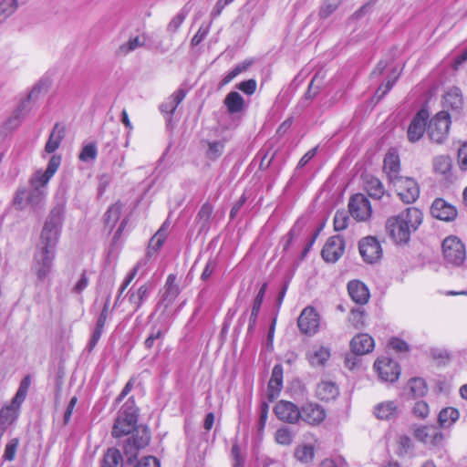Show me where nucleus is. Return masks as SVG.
I'll use <instances>...</instances> for the list:
<instances>
[{
  "label": "nucleus",
  "mask_w": 467,
  "mask_h": 467,
  "mask_svg": "<svg viewBox=\"0 0 467 467\" xmlns=\"http://www.w3.org/2000/svg\"><path fill=\"white\" fill-rule=\"evenodd\" d=\"M422 222V212L411 206L389 217L385 223V231L395 244L402 246L410 243L412 234L419 229Z\"/></svg>",
  "instance_id": "nucleus-1"
},
{
  "label": "nucleus",
  "mask_w": 467,
  "mask_h": 467,
  "mask_svg": "<svg viewBox=\"0 0 467 467\" xmlns=\"http://www.w3.org/2000/svg\"><path fill=\"white\" fill-rule=\"evenodd\" d=\"M65 207L63 204L55 206L50 212L41 232L40 248L56 250L63 224Z\"/></svg>",
  "instance_id": "nucleus-2"
},
{
  "label": "nucleus",
  "mask_w": 467,
  "mask_h": 467,
  "mask_svg": "<svg viewBox=\"0 0 467 467\" xmlns=\"http://www.w3.org/2000/svg\"><path fill=\"white\" fill-rule=\"evenodd\" d=\"M413 437L428 448H439L445 441L444 433L434 425H420L413 428Z\"/></svg>",
  "instance_id": "nucleus-3"
},
{
  "label": "nucleus",
  "mask_w": 467,
  "mask_h": 467,
  "mask_svg": "<svg viewBox=\"0 0 467 467\" xmlns=\"http://www.w3.org/2000/svg\"><path fill=\"white\" fill-rule=\"evenodd\" d=\"M56 251L39 248L36 253L32 265V272L39 282H43L51 273Z\"/></svg>",
  "instance_id": "nucleus-4"
},
{
  "label": "nucleus",
  "mask_w": 467,
  "mask_h": 467,
  "mask_svg": "<svg viewBox=\"0 0 467 467\" xmlns=\"http://www.w3.org/2000/svg\"><path fill=\"white\" fill-rule=\"evenodd\" d=\"M450 123V115L447 111L437 113L428 125L427 132L430 139L436 143H442L448 137Z\"/></svg>",
  "instance_id": "nucleus-5"
},
{
  "label": "nucleus",
  "mask_w": 467,
  "mask_h": 467,
  "mask_svg": "<svg viewBox=\"0 0 467 467\" xmlns=\"http://www.w3.org/2000/svg\"><path fill=\"white\" fill-rule=\"evenodd\" d=\"M391 183L404 203H413L420 196V187L417 182L410 177L401 176Z\"/></svg>",
  "instance_id": "nucleus-6"
},
{
  "label": "nucleus",
  "mask_w": 467,
  "mask_h": 467,
  "mask_svg": "<svg viewBox=\"0 0 467 467\" xmlns=\"http://www.w3.org/2000/svg\"><path fill=\"white\" fill-rule=\"evenodd\" d=\"M444 259L451 265H460L465 260V249L461 240L455 236H449L442 242Z\"/></svg>",
  "instance_id": "nucleus-7"
},
{
  "label": "nucleus",
  "mask_w": 467,
  "mask_h": 467,
  "mask_svg": "<svg viewBox=\"0 0 467 467\" xmlns=\"http://www.w3.org/2000/svg\"><path fill=\"white\" fill-rule=\"evenodd\" d=\"M374 369L383 382L393 383L400 375V367L398 362L389 357H380L374 362Z\"/></svg>",
  "instance_id": "nucleus-8"
},
{
  "label": "nucleus",
  "mask_w": 467,
  "mask_h": 467,
  "mask_svg": "<svg viewBox=\"0 0 467 467\" xmlns=\"http://www.w3.org/2000/svg\"><path fill=\"white\" fill-rule=\"evenodd\" d=\"M348 210L351 216L358 222L367 221L372 214L370 202L362 193L351 196L348 202Z\"/></svg>",
  "instance_id": "nucleus-9"
},
{
  "label": "nucleus",
  "mask_w": 467,
  "mask_h": 467,
  "mask_svg": "<svg viewBox=\"0 0 467 467\" xmlns=\"http://www.w3.org/2000/svg\"><path fill=\"white\" fill-rule=\"evenodd\" d=\"M61 163V157L54 155L50 158L46 171H37L30 179L31 188L42 189L47 185L50 179L58 170Z\"/></svg>",
  "instance_id": "nucleus-10"
},
{
  "label": "nucleus",
  "mask_w": 467,
  "mask_h": 467,
  "mask_svg": "<svg viewBox=\"0 0 467 467\" xmlns=\"http://www.w3.org/2000/svg\"><path fill=\"white\" fill-rule=\"evenodd\" d=\"M358 249L363 259L369 264L377 262L381 257L382 249L376 237L362 238L359 241Z\"/></svg>",
  "instance_id": "nucleus-11"
},
{
  "label": "nucleus",
  "mask_w": 467,
  "mask_h": 467,
  "mask_svg": "<svg viewBox=\"0 0 467 467\" xmlns=\"http://www.w3.org/2000/svg\"><path fill=\"white\" fill-rule=\"evenodd\" d=\"M176 276L170 274L166 279L163 288L161 290V299L157 304V309H161L164 313L173 303L180 294L179 286L175 284Z\"/></svg>",
  "instance_id": "nucleus-12"
},
{
  "label": "nucleus",
  "mask_w": 467,
  "mask_h": 467,
  "mask_svg": "<svg viewBox=\"0 0 467 467\" xmlns=\"http://www.w3.org/2000/svg\"><path fill=\"white\" fill-rule=\"evenodd\" d=\"M297 326L305 335L316 334L319 327V317L317 311L311 307H306L297 319Z\"/></svg>",
  "instance_id": "nucleus-13"
},
{
  "label": "nucleus",
  "mask_w": 467,
  "mask_h": 467,
  "mask_svg": "<svg viewBox=\"0 0 467 467\" xmlns=\"http://www.w3.org/2000/svg\"><path fill=\"white\" fill-rule=\"evenodd\" d=\"M345 242L340 235H335L327 241L321 254L323 259L328 263L337 262L344 254Z\"/></svg>",
  "instance_id": "nucleus-14"
},
{
  "label": "nucleus",
  "mask_w": 467,
  "mask_h": 467,
  "mask_svg": "<svg viewBox=\"0 0 467 467\" xmlns=\"http://www.w3.org/2000/svg\"><path fill=\"white\" fill-rule=\"evenodd\" d=\"M431 215L441 221L451 222L457 217V209L441 198L434 200L431 206Z\"/></svg>",
  "instance_id": "nucleus-15"
},
{
  "label": "nucleus",
  "mask_w": 467,
  "mask_h": 467,
  "mask_svg": "<svg viewBox=\"0 0 467 467\" xmlns=\"http://www.w3.org/2000/svg\"><path fill=\"white\" fill-rule=\"evenodd\" d=\"M152 291L150 283H144L139 287L132 286L127 293L128 302L132 312L138 311L143 303L148 299Z\"/></svg>",
  "instance_id": "nucleus-16"
},
{
  "label": "nucleus",
  "mask_w": 467,
  "mask_h": 467,
  "mask_svg": "<svg viewBox=\"0 0 467 467\" xmlns=\"http://www.w3.org/2000/svg\"><path fill=\"white\" fill-rule=\"evenodd\" d=\"M274 411L284 422L296 423L300 420V410L290 401L280 400L275 406Z\"/></svg>",
  "instance_id": "nucleus-17"
},
{
  "label": "nucleus",
  "mask_w": 467,
  "mask_h": 467,
  "mask_svg": "<svg viewBox=\"0 0 467 467\" xmlns=\"http://www.w3.org/2000/svg\"><path fill=\"white\" fill-rule=\"evenodd\" d=\"M428 118L429 113L425 109H420L416 114L408 128V139L410 141L416 142L422 137Z\"/></svg>",
  "instance_id": "nucleus-18"
},
{
  "label": "nucleus",
  "mask_w": 467,
  "mask_h": 467,
  "mask_svg": "<svg viewBox=\"0 0 467 467\" xmlns=\"http://www.w3.org/2000/svg\"><path fill=\"white\" fill-rule=\"evenodd\" d=\"M331 357V349L322 345L312 346L306 353V358L313 368H323Z\"/></svg>",
  "instance_id": "nucleus-19"
},
{
  "label": "nucleus",
  "mask_w": 467,
  "mask_h": 467,
  "mask_svg": "<svg viewBox=\"0 0 467 467\" xmlns=\"http://www.w3.org/2000/svg\"><path fill=\"white\" fill-rule=\"evenodd\" d=\"M326 418L325 410L315 403H308L300 410V419L309 425H318Z\"/></svg>",
  "instance_id": "nucleus-20"
},
{
  "label": "nucleus",
  "mask_w": 467,
  "mask_h": 467,
  "mask_svg": "<svg viewBox=\"0 0 467 467\" xmlns=\"http://www.w3.org/2000/svg\"><path fill=\"white\" fill-rule=\"evenodd\" d=\"M319 440L315 436H311L310 441L306 443L299 444L295 450V457L303 463H309L315 457V451L319 448Z\"/></svg>",
  "instance_id": "nucleus-21"
},
{
  "label": "nucleus",
  "mask_w": 467,
  "mask_h": 467,
  "mask_svg": "<svg viewBox=\"0 0 467 467\" xmlns=\"http://www.w3.org/2000/svg\"><path fill=\"white\" fill-rule=\"evenodd\" d=\"M348 291L351 299L358 305H365L369 299L368 288L358 280L350 281L348 284Z\"/></svg>",
  "instance_id": "nucleus-22"
},
{
  "label": "nucleus",
  "mask_w": 467,
  "mask_h": 467,
  "mask_svg": "<svg viewBox=\"0 0 467 467\" xmlns=\"http://www.w3.org/2000/svg\"><path fill=\"white\" fill-rule=\"evenodd\" d=\"M351 350L357 355H365L374 348V340L368 334H359L350 341Z\"/></svg>",
  "instance_id": "nucleus-23"
},
{
  "label": "nucleus",
  "mask_w": 467,
  "mask_h": 467,
  "mask_svg": "<svg viewBox=\"0 0 467 467\" xmlns=\"http://www.w3.org/2000/svg\"><path fill=\"white\" fill-rule=\"evenodd\" d=\"M400 413V407L394 400H387L379 403L374 408V414L379 420H391Z\"/></svg>",
  "instance_id": "nucleus-24"
},
{
  "label": "nucleus",
  "mask_w": 467,
  "mask_h": 467,
  "mask_svg": "<svg viewBox=\"0 0 467 467\" xmlns=\"http://www.w3.org/2000/svg\"><path fill=\"white\" fill-rule=\"evenodd\" d=\"M383 169L390 182L400 178V163L399 155L395 152H389L384 158Z\"/></svg>",
  "instance_id": "nucleus-25"
},
{
  "label": "nucleus",
  "mask_w": 467,
  "mask_h": 467,
  "mask_svg": "<svg viewBox=\"0 0 467 467\" xmlns=\"http://www.w3.org/2000/svg\"><path fill=\"white\" fill-rule=\"evenodd\" d=\"M168 227L169 223L165 222L157 231V233L150 238L146 252L148 257L153 256L162 246L168 236Z\"/></svg>",
  "instance_id": "nucleus-26"
},
{
  "label": "nucleus",
  "mask_w": 467,
  "mask_h": 467,
  "mask_svg": "<svg viewBox=\"0 0 467 467\" xmlns=\"http://www.w3.org/2000/svg\"><path fill=\"white\" fill-rule=\"evenodd\" d=\"M443 107L446 109L459 111L463 105L462 92L458 88H450L443 97Z\"/></svg>",
  "instance_id": "nucleus-27"
},
{
  "label": "nucleus",
  "mask_w": 467,
  "mask_h": 467,
  "mask_svg": "<svg viewBox=\"0 0 467 467\" xmlns=\"http://www.w3.org/2000/svg\"><path fill=\"white\" fill-rule=\"evenodd\" d=\"M316 393L319 400L324 401H330L338 396L339 390L334 382L321 381L317 386Z\"/></svg>",
  "instance_id": "nucleus-28"
},
{
  "label": "nucleus",
  "mask_w": 467,
  "mask_h": 467,
  "mask_svg": "<svg viewBox=\"0 0 467 467\" xmlns=\"http://www.w3.org/2000/svg\"><path fill=\"white\" fill-rule=\"evenodd\" d=\"M283 385V368L280 365L274 367L268 382V397L274 400L279 394Z\"/></svg>",
  "instance_id": "nucleus-29"
},
{
  "label": "nucleus",
  "mask_w": 467,
  "mask_h": 467,
  "mask_svg": "<svg viewBox=\"0 0 467 467\" xmlns=\"http://www.w3.org/2000/svg\"><path fill=\"white\" fill-rule=\"evenodd\" d=\"M223 103L231 114H236L244 109V100L243 97L236 91L228 93L223 100Z\"/></svg>",
  "instance_id": "nucleus-30"
},
{
  "label": "nucleus",
  "mask_w": 467,
  "mask_h": 467,
  "mask_svg": "<svg viewBox=\"0 0 467 467\" xmlns=\"http://www.w3.org/2000/svg\"><path fill=\"white\" fill-rule=\"evenodd\" d=\"M364 183L365 190L370 197L380 199L384 195V186L378 178L368 175L365 178Z\"/></svg>",
  "instance_id": "nucleus-31"
},
{
  "label": "nucleus",
  "mask_w": 467,
  "mask_h": 467,
  "mask_svg": "<svg viewBox=\"0 0 467 467\" xmlns=\"http://www.w3.org/2000/svg\"><path fill=\"white\" fill-rule=\"evenodd\" d=\"M459 411L452 408L447 407L442 409L438 416V423L441 428H450L459 419Z\"/></svg>",
  "instance_id": "nucleus-32"
},
{
  "label": "nucleus",
  "mask_w": 467,
  "mask_h": 467,
  "mask_svg": "<svg viewBox=\"0 0 467 467\" xmlns=\"http://www.w3.org/2000/svg\"><path fill=\"white\" fill-rule=\"evenodd\" d=\"M137 421L126 418L118 417L112 430L114 437H121L130 434L135 428Z\"/></svg>",
  "instance_id": "nucleus-33"
},
{
  "label": "nucleus",
  "mask_w": 467,
  "mask_h": 467,
  "mask_svg": "<svg viewBox=\"0 0 467 467\" xmlns=\"http://www.w3.org/2000/svg\"><path fill=\"white\" fill-rule=\"evenodd\" d=\"M65 136V130L63 127L56 124L50 136L46 143L45 151L47 153H53L59 147L63 138Z\"/></svg>",
  "instance_id": "nucleus-34"
},
{
  "label": "nucleus",
  "mask_w": 467,
  "mask_h": 467,
  "mask_svg": "<svg viewBox=\"0 0 467 467\" xmlns=\"http://www.w3.org/2000/svg\"><path fill=\"white\" fill-rule=\"evenodd\" d=\"M266 288H267V284H264L261 286L259 292L257 293V295L254 300L252 312H251V316H250V319H249V326H248L249 332H251L254 329V327L256 324L257 316L260 311Z\"/></svg>",
  "instance_id": "nucleus-35"
},
{
  "label": "nucleus",
  "mask_w": 467,
  "mask_h": 467,
  "mask_svg": "<svg viewBox=\"0 0 467 467\" xmlns=\"http://www.w3.org/2000/svg\"><path fill=\"white\" fill-rule=\"evenodd\" d=\"M25 2L26 0H0V24L15 14L19 5Z\"/></svg>",
  "instance_id": "nucleus-36"
},
{
  "label": "nucleus",
  "mask_w": 467,
  "mask_h": 467,
  "mask_svg": "<svg viewBox=\"0 0 467 467\" xmlns=\"http://www.w3.org/2000/svg\"><path fill=\"white\" fill-rule=\"evenodd\" d=\"M184 98L185 91L183 89H178L168 99L166 102L161 105L160 109L161 112L173 113Z\"/></svg>",
  "instance_id": "nucleus-37"
},
{
  "label": "nucleus",
  "mask_w": 467,
  "mask_h": 467,
  "mask_svg": "<svg viewBox=\"0 0 467 467\" xmlns=\"http://www.w3.org/2000/svg\"><path fill=\"white\" fill-rule=\"evenodd\" d=\"M147 37L144 35L130 37L129 41L119 47L118 53L119 55H127L139 47H144Z\"/></svg>",
  "instance_id": "nucleus-38"
},
{
  "label": "nucleus",
  "mask_w": 467,
  "mask_h": 467,
  "mask_svg": "<svg viewBox=\"0 0 467 467\" xmlns=\"http://www.w3.org/2000/svg\"><path fill=\"white\" fill-rule=\"evenodd\" d=\"M21 404L14 403V399L11 401V404L5 406L0 411V423L1 424H10L17 417V413L19 410Z\"/></svg>",
  "instance_id": "nucleus-39"
},
{
  "label": "nucleus",
  "mask_w": 467,
  "mask_h": 467,
  "mask_svg": "<svg viewBox=\"0 0 467 467\" xmlns=\"http://www.w3.org/2000/svg\"><path fill=\"white\" fill-rule=\"evenodd\" d=\"M408 389L413 398L423 397L427 391V384L420 378H413L408 382Z\"/></svg>",
  "instance_id": "nucleus-40"
},
{
  "label": "nucleus",
  "mask_w": 467,
  "mask_h": 467,
  "mask_svg": "<svg viewBox=\"0 0 467 467\" xmlns=\"http://www.w3.org/2000/svg\"><path fill=\"white\" fill-rule=\"evenodd\" d=\"M122 463V456L119 450L110 448L104 455L101 467H120Z\"/></svg>",
  "instance_id": "nucleus-41"
},
{
  "label": "nucleus",
  "mask_w": 467,
  "mask_h": 467,
  "mask_svg": "<svg viewBox=\"0 0 467 467\" xmlns=\"http://www.w3.org/2000/svg\"><path fill=\"white\" fill-rule=\"evenodd\" d=\"M118 417L126 418L129 419L130 420L137 421L138 408L136 407L135 400L132 397L129 398L125 404L122 406Z\"/></svg>",
  "instance_id": "nucleus-42"
},
{
  "label": "nucleus",
  "mask_w": 467,
  "mask_h": 467,
  "mask_svg": "<svg viewBox=\"0 0 467 467\" xmlns=\"http://www.w3.org/2000/svg\"><path fill=\"white\" fill-rule=\"evenodd\" d=\"M150 441V435L147 431H143V434L140 438H134L133 437V450L132 452V447L130 444V442L125 446V453H130V456L128 458L129 462H131V456H136L137 450L140 448L145 447Z\"/></svg>",
  "instance_id": "nucleus-43"
},
{
  "label": "nucleus",
  "mask_w": 467,
  "mask_h": 467,
  "mask_svg": "<svg viewBox=\"0 0 467 467\" xmlns=\"http://www.w3.org/2000/svg\"><path fill=\"white\" fill-rule=\"evenodd\" d=\"M122 203L116 202L111 205L105 214V223L109 228H113L116 223L119 221L122 210Z\"/></svg>",
  "instance_id": "nucleus-44"
},
{
  "label": "nucleus",
  "mask_w": 467,
  "mask_h": 467,
  "mask_svg": "<svg viewBox=\"0 0 467 467\" xmlns=\"http://www.w3.org/2000/svg\"><path fill=\"white\" fill-rule=\"evenodd\" d=\"M213 213V207L209 203H204L196 217L197 223L201 225V230L205 229L210 222L211 216Z\"/></svg>",
  "instance_id": "nucleus-45"
},
{
  "label": "nucleus",
  "mask_w": 467,
  "mask_h": 467,
  "mask_svg": "<svg viewBox=\"0 0 467 467\" xmlns=\"http://www.w3.org/2000/svg\"><path fill=\"white\" fill-rule=\"evenodd\" d=\"M451 167V159L448 156H437L433 160V169L440 174H446L450 171Z\"/></svg>",
  "instance_id": "nucleus-46"
},
{
  "label": "nucleus",
  "mask_w": 467,
  "mask_h": 467,
  "mask_svg": "<svg viewBox=\"0 0 467 467\" xmlns=\"http://www.w3.org/2000/svg\"><path fill=\"white\" fill-rule=\"evenodd\" d=\"M252 62L244 61L239 65H237L234 69L228 72L221 81V85L224 86L230 83L234 78H236L239 74L246 71L248 67L251 66Z\"/></svg>",
  "instance_id": "nucleus-47"
},
{
  "label": "nucleus",
  "mask_w": 467,
  "mask_h": 467,
  "mask_svg": "<svg viewBox=\"0 0 467 467\" xmlns=\"http://www.w3.org/2000/svg\"><path fill=\"white\" fill-rule=\"evenodd\" d=\"M98 155V150L95 143H88L85 145L80 153H79V160L84 162H89L94 161Z\"/></svg>",
  "instance_id": "nucleus-48"
},
{
  "label": "nucleus",
  "mask_w": 467,
  "mask_h": 467,
  "mask_svg": "<svg viewBox=\"0 0 467 467\" xmlns=\"http://www.w3.org/2000/svg\"><path fill=\"white\" fill-rule=\"evenodd\" d=\"M46 196L45 190L32 188L29 192L26 191V201L32 206L39 205Z\"/></svg>",
  "instance_id": "nucleus-49"
},
{
  "label": "nucleus",
  "mask_w": 467,
  "mask_h": 467,
  "mask_svg": "<svg viewBox=\"0 0 467 467\" xmlns=\"http://www.w3.org/2000/svg\"><path fill=\"white\" fill-rule=\"evenodd\" d=\"M31 384V379L29 376L25 377L19 385V388L16 391V394L14 397V403L16 404H22L25 400L28 389Z\"/></svg>",
  "instance_id": "nucleus-50"
},
{
  "label": "nucleus",
  "mask_w": 467,
  "mask_h": 467,
  "mask_svg": "<svg viewBox=\"0 0 467 467\" xmlns=\"http://www.w3.org/2000/svg\"><path fill=\"white\" fill-rule=\"evenodd\" d=\"M293 438L292 431L286 427L280 428L275 431V440L280 445H290L293 442Z\"/></svg>",
  "instance_id": "nucleus-51"
},
{
  "label": "nucleus",
  "mask_w": 467,
  "mask_h": 467,
  "mask_svg": "<svg viewBox=\"0 0 467 467\" xmlns=\"http://www.w3.org/2000/svg\"><path fill=\"white\" fill-rule=\"evenodd\" d=\"M399 76H400V73L393 72L392 75L389 77V79L387 80L386 84L380 86L377 89V91L375 93V96L377 97V101L381 99L389 92V90L392 88L394 83L399 78Z\"/></svg>",
  "instance_id": "nucleus-52"
},
{
  "label": "nucleus",
  "mask_w": 467,
  "mask_h": 467,
  "mask_svg": "<svg viewBox=\"0 0 467 467\" xmlns=\"http://www.w3.org/2000/svg\"><path fill=\"white\" fill-rule=\"evenodd\" d=\"M349 217L348 212L337 211L334 216V229L335 231H343L348 225Z\"/></svg>",
  "instance_id": "nucleus-53"
},
{
  "label": "nucleus",
  "mask_w": 467,
  "mask_h": 467,
  "mask_svg": "<svg viewBox=\"0 0 467 467\" xmlns=\"http://www.w3.org/2000/svg\"><path fill=\"white\" fill-rule=\"evenodd\" d=\"M338 5V0H325L324 4L320 8L319 16L324 19L327 18L337 10Z\"/></svg>",
  "instance_id": "nucleus-54"
},
{
  "label": "nucleus",
  "mask_w": 467,
  "mask_h": 467,
  "mask_svg": "<svg viewBox=\"0 0 467 467\" xmlns=\"http://www.w3.org/2000/svg\"><path fill=\"white\" fill-rule=\"evenodd\" d=\"M412 411L414 416L420 419H425L430 414V408L427 402L423 400H419L414 404Z\"/></svg>",
  "instance_id": "nucleus-55"
},
{
  "label": "nucleus",
  "mask_w": 467,
  "mask_h": 467,
  "mask_svg": "<svg viewBox=\"0 0 467 467\" xmlns=\"http://www.w3.org/2000/svg\"><path fill=\"white\" fill-rule=\"evenodd\" d=\"M349 321L356 328H361L365 323V313L361 309L351 310Z\"/></svg>",
  "instance_id": "nucleus-56"
},
{
  "label": "nucleus",
  "mask_w": 467,
  "mask_h": 467,
  "mask_svg": "<svg viewBox=\"0 0 467 467\" xmlns=\"http://www.w3.org/2000/svg\"><path fill=\"white\" fill-rule=\"evenodd\" d=\"M18 443L19 441L17 439H12L11 441H8V443L5 445L4 452L5 460L13 461L15 459Z\"/></svg>",
  "instance_id": "nucleus-57"
},
{
  "label": "nucleus",
  "mask_w": 467,
  "mask_h": 467,
  "mask_svg": "<svg viewBox=\"0 0 467 467\" xmlns=\"http://www.w3.org/2000/svg\"><path fill=\"white\" fill-rule=\"evenodd\" d=\"M458 164L462 170H467V142H463L458 150Z\"/></svg>",
  "instance_id": "nucleus-58"
},
{
  "label": "nucleus",
  "mask_w": 467,
  "mask_h": 467,
  "mask_svg": "<svg viewBox=\"0 0 467 467\" xmlns=\"http://www.w3.org/2000/svg\"><path fill=\"white\" fill-rule=\"evenodd\" d=\"M238 88L247 95H252L256 89V81L254 79H248L241 82Z\"/></svg>",
  "instance_id": "nucleus-59"
},
{
  "label": "nucleus",
  "mask_w": 467,
  "mask_h": 467,
  "mask_svg": "<svg viewBox=\"0 0 467 467\" xmlns=\"http://www.w3.org/2000/svg\"><path fill=\"white\" fill-rule=\"evenodd\" d=\"M223 145L221 142L209 143L207 155L210 159H216L223 152Z\"/></svg>",
  "instance_id": "nucleus-60"
},
{
  "label": "nucleus",
  "mask_w": 467,
  "mask_h": 467,
  "mask_svg": "<svg viewBox=\"0 0 467 467\" xmlns=\"http://www.w3.org/2000/svg\"><path fill=\"white\" fill-rule=\"evenodd\" d=\"M399 453L405 454L407 453L412 447V442L410 437L408 436H400L399 439Z\"/></svg>",
  "instance_id": "nucleus-61"
},
{
  "label": "nucleus",
  "mask_w": 467,
  "mask_h": 467,
  "mask_svg": "<svg viewBox=\"0 0 467 467\" xmlns=\"http://www.w3.org/2000/svg\"><path fill=\"white\" fill-rule=\"evenodd\" d=\"M389 347L397 352H406L409 350L408 344L400 338H391L389 343Z\"/></svg>",
  "instance_id": "nucleus-62"
},
{
  "label": "nucleus",
  "mask_w": 467,
  "mask_h": 467,
  "mask_svg": "<svg viewBox=\"0 0 467 467\" xmlns=\"http://www.w3.org/2000/svg\"><path fill=\"white\" fill-rule=\"evenodd\" d=\"M150 258L151 257H148L146 254L145 256L140 259L133 267L135 270L139 272L140 277L143 276L147 273L148 264Z\"/></svg>",
  "instance_id": "nucleus-63"
},
{
  "label": "nucleus",
  "mask_w": 467,
  "mask_h": 467,
  "mask_svg": "<svg viewBox=\"0 0 467 467\" xmlns=\"http://www.w3.org/2000/svg\"><path fill=\"white\" fill-rule=\"evenodd\" d=\"M137 467H160V462L153 456H147L139 462Z\"/></svg>",
  "instance_id": "nucleus-64"
}]
</instances>
